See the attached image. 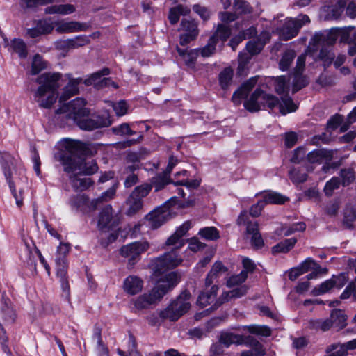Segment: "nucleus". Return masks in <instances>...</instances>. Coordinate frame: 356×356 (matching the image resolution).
<instances>
[{
    "mask_svg": "<svg viewBox=\"0 0 356 356\" xmlns=\"http://www.w3.org/2000/svg\"><path fill=\"white\" fill-rule=\"evenodd\" d=\"M143 281L138 276L129 275L123 282L124 291L129 295H135L143 289Z\"/></svg>",
    "mask_w": 356,
    "mask_h": 356,
    "instance_id": "nucleus-22",
    "label": "nucleus"
},
{
    "mask_svg": "<svg viewBox=\"0 0 356 356\" xmlns=\"http://www.w3.org/2000/svg\"><path fill=\"white\" fill-rule=\"evenodd\" d=\"M70 179L72 187L76 191H84L88 189L92 184V181L90 178H80L77 173H70Z\"/></svg>",
    "mask_w": 356,
    "mask_h": 356,
    "instance_id": "nucleus-32",
    "label": "nucleus"
},
{
    "mask_svg": "<svg viewBox=\"0 0 356 356\" xmlns=\"http://www.w3.org/2000/svg\"><path fill=\"white\" fill-rule=\"evenodd\" d=\"M232 99L235 105H239L244 101L245 83H242L238 90L234 92Z\"/></svg>",
    "mask_w": 356,
    "mask_h": 356,
    "instance_id": "nucleus-64",
    "label": "nucleus"
},
{
    "mask_svg": "<svg viewBox=\"0 0 356 356\" xmlns=\"http://www.w3.org/2000/svg\"><path fill=\"white\" fill-rule=\"evenodd\" d=\"M3 38L4 46L8 47L10 51L17 53L21 58H26L28 55L26 44L22 40L15 38L9 42L8 38L4 35H3Z\"/></svg>",
    "mask_w": 356,
    "mask_h": 356,
    "instance_id": "nucleus-23",
    "label": "nucleus"
},
{
    "mask_svg": "<svg viewBox=\"0 0 356 356\" xmlns=\"http://www.w3.org/2000/svg\"><path fill=\"white\" fill-rule=\"evenodd\" d=\"M60 78L58 72H46L38 76L35 82L40 86L34 92V99L40 107L49 108L56 102Z\"/></svg>",
    "mask_w": 356,
    "mask_h": 356,
    "instance_id": "nucleus-2",
    "label": "nucleus"
},
{
    "mask_svg": "<svg viewBox=\"0 0 356 356\" xmlns=\"http://www.w3.org/2000/svg\"><path fill=\"white\" fill-rule=\"evenodd\" d=\"M47 63L44 61L41 56L36 54L34 56L32 64L31 74L32 75H36L41 71L47 68Z\"/></svg>",
    "mask_w": 356,
    "mask_h": 356,
    "instance_id": "nucleus-47",
    "label": "nucleus"
},
{
    "mask_svg": "<svg viewBox=\"0 0 356 356\" xmlns=\"http://www.w3.org/2000/svg\"><path fill=\"white\" fill-rule=\"evenodd\" d=\"M190 12L191 10L188 7L181 4L177 5L170 9L168 19L170 24H175L178 22L180 15H187Z\"/></svg>",
    "mask_w": 356,
    "mask_h": 356,
    "instance_id": "nucleus-34",
    "label": "nucleus"
},
{
    "mask_svg": "<svg viewBox=\"0 0 356 356\" xmlns=\"http://www.w3.org/2000/svg\"><path fill=\"white\" fill-rule=\"evenodd\" d=\"M344 220L347 223H350L356 219V208L351 204H346L343 212Z\"/></svg>",
    "mask_w": 356,
    "mask_h": 356,
    "instance_id": "nucleus-63",
    "label": "nucleus"
},
{
    "mask_svg": "<svg viewBox=\"0 0 356 356\" xmlns=\"http://www.w3.org/2000/svg\"><path fill=\"white\" fill-rule=\"evenodd\" d=\"M193 206V202H165L146 216L152 229L161 227L170 216L172 207L183 208Z\"/></svg>",
    "mask_w": 356,
    "mask_h": 356,
    "instance_id": "nucleus-7",
    "label": "nucleus"
},
{
    "mask_svg": "<svg viewBox=\"0 0 356 356\" xmlns=\"http://www.w3.org/2000/svg\"><path fill=\"white\" fill-rule=\"evenodd\" d=\"M346 343H333L326 348L327 356H346L348 355Z\"/></svg>",
    "mask_w": 356,
    "mask_h": 356,
    "instance_id": "nucleus-43",
    "label": "nucleus"
},
{
    "mask_svg": "<svg viewBox=\"0 0 356 356\" xmlns=\"http://www.w3.org/2000/svg\"><path fill=\"white\" fill-rule=\"evenodd\" d=\"M190 298L191 294L188 291H183L166 309L159 312L160 318L162 320L168 319L172 321L178 320L190 309Z\"/></svg>",
    "mask_w": 356,
    "mask_h": 356,
    "instance_id": "nucleus-8",
    "label": "nucleus"
},
{
    "mask_svg": "<svg viewBox=\"0 0 356 356\" xmlns=\"http://www.w3.org/2000/svg\"><path fill=\"white\" fill-rule=\"evenodd\" d=\"M265 350L261 343L252 337H246V356H262Z\"/></svg>",
    "mask_w": 356,
    "mask_h": 356,
    "instance_id": "nucleus-26",
    "label": "nucleus"
},
{
    "mask_svg": "<svg viewBox=\"0 0 356 356\" xmlns=\"http://www.w3.org/2000/svg\"><path fill=\"white\" fill-rule=\"evenodd\" d=\"M70 249L71 245L69 243L61 242L58 246L55 254L56 277L59 279L60 283L63 296L68 301L70 297V286L67 275L68 265L67 256Z\"/></svg>",
    "mask_w": 356,
    "mask_h": 356,
    "instance_id": "nucleus-5",
    "label": "nucleus"
},
{
    "mask_svg": "<svg viewBox=\"0 0 356 356\" xmlns=\"http://www.w3.org/2000/svg\"><path fill=\"white\" fill-rule=\"evenodd\" d=\"M90 43V39L86 35H78L74 38L65 40L59 42L60 48L76 49Z\"/></svg>",
    "mask_w": 356,
    "mask_h": 356,
    "instance_id": "nucleus-28",
    "label": "nucleus"
},
{
    "mask_svg": "<svg viewBox=\"0 0 356 356\" xmlns=\"http://www.w3.org/2000/svg\"><path fill=\"white\" fill-rule=\"evenodd\" d=\"M245 281V274L243 270L239 275H234L229 277L227 282V286L229 288H234L229 291H225L218 300V303L221 305L232 298H236L243 295L244 289L241 284Z\"/></svg>",
    "mask_w": 356,
    "mask_h": 356,
    "instance_id": "nucleus-12",
    "label": "nucleus"
},
{
    "mask_svg": "<svg viewBox=\"0 0 356 356\" xmlns=\"http://www.w3.org/2000/svg\"><path fill=\"white\" fill-rule=\"evenodd\" d=\"M308 82L305 76L302 74H294L293 81V92H296L307 85Z\"/></svg>",
    "mask_w": 356,
    "mask_h": 356,
    "instance_id": "nucleus-62",
    "label": "nucleus"
},
{
    "mask_svg": "<svg viewBox=\"0 0 356 356\" xmlns=\"http://www.w3.org/2000/svg\"><path fill=\"white\" fill-rule=\"evenodd\" d=\"M341 40L348 44H356V30L353 27H350L345 30L342 33Z\"/></svg>",
    "mask_w": 356,
    "mask_h": 356,
    "instance_id": "nucleus-61",
    "label": "nucleus"
},
{
    "mask_svg": "<svg viewBox=\"0 0 356 356\" xmlns=\"http://www.w3.org/2000/svg\"><path fill=\"white\" fill-rule=\"evenodd\" d=\"M246 234L250 236V244L255 249H260L264 245V242L259 232L258 225L255 222H246Z\"/></svg>",
    "mask_w": 356,
    "mask_h": 356,
    "instance_id": "nucleus-21",
    "label": "nucleus"
},
{
    "mask_svg": "<svg viewBox=\"0 0 356 356\" xmlns=\"http://www.w3.org/2000/svg\"><path fill=\"white\" fill-rule=\"evenodd\" d=\"M169 175L163 173L159 175L152 179V184L154 186L156 191L161 190L167 185L169 181Z\"/></svg>",
    "mask_w": 356,
    "mask_h": 356,
    "instance_id": "nucleus-54",
    "label": "nucleus"
},
{
    "mask_svg": "<svg viewBox=\"0 0 356 356\" xmlns=\"http://www.w3.org/2000/svg\"><path fill=\"white\" fill-rule=\"evenodd\" d=\"M331 320L333 327L341 330L346 325L347 316L342 310L334 309L331 313Z\"/></svg>",
    "mask_w": 356,
    "mask_h": 356,
    "instance_id": "nucleus-40",
    "label": "nucleus"
},
{
    "mask_svg": "<svg viewBox=\"0 0 356 356\" xmlns=\"http://www.w3.org/2000/svg\"><path fill=\"white\" fill-rule=\"evenodd\" d=\"M120 223V218L118 215H113V209L110 204L106 205L102 209L97 222V227L102 232H107L118 227Z\"/></svg>",
    "mask_w": 356,
    "mask_h": 356,
    "instance_id": "nucleus-15",
    "label": "nucleus"
},
{
    "mask_svg": "<svg viewBox=\"0 0 356 356\" xmlns=\"http://www.w3.org/2000/svg\"><path fill=\"white\" fill-rule=\"evenodd\" d=\"M346 2L344 0H339L335 5L325 6L323 9L324 19L325 20H332L338 19L342 14Z\"/></svg>",
    "mask_w": 356,
    "mask_h": 356,
    "instance_id": "nucleus-24",
    "label": "nucleus"
},
{
    "mask_svg": "<svg viewBox=\"0 0 356 356\" xmlns=\"http://www.w3.org/2000/svg\"><path fill=\"white\" fill-rule=\"evenodd\" d=\"M165 245L167 246H175L173 250H176L177 251L184 246V241L181 238L176 232L172 234L165 241Z\"/></svg>",
    "mask_w": 356,
    "mask_h": 356,
    "instance_id": "nucleus-58",
    "label": "nucleus"
},
{
    "mask_svg": "<svg viewBox=\"0 0 356 356\" xmlns=\"http://www.w3.org/2000/svg\"><path fill=\"white\" fill-rule=\"evenodd\" d=\"M120 229L117 227L115 229H109L107 232H102L100 243L103 247H107L115 242L119 236Z\"/></svg>",
    "mask_w": 356,
    "mask_h": 356,
    "instance_id": "nucleus-42",
    "label": "nucleus"
},
{
    "mask_svg": "<svg viewBox=\"0 0 356 356\" xmlns=\"http://www.w3.org/2000/svg\"><path fill=\"white\" fill-rule=\"evenodd\" d=\"M177 51L181 57L185 65L189 68H194L196 64V60L198 57L197 49H182L177 46Z\"/></svg>",
    "mask_w": 356,
    "mask_h": 356,
    "instance_id": "nucleus-30",
    "label": "nucleus"
},
{
    "mask_svg": "<svg viewBox=\"0 0 356 356\" xmlns=\"http://www.w3.org/2000/svg\"><path fill=\"white\" fill-rule=\"evenodd\" d=\"M78 127L85 131H92L96 129L108 127L111 124L107 113L93 116L91 118L81 117L74 121Z\"/></svg>",
    "mask_w": 356,
    "mask_h": 356,
    "instance_id": "nucleus-14",
    "label": "nucleus"
},
{
    "mask_svg": "<svg viewBox=\"0 0 356 356\" xmlns=\"http://www.w3.org/2000/svg\"><path fill=\"white\" fill-rule=\"evenodd\" d=\"M109 74L110 70L108 67H104L99 71L91 74L84 80L81 77L73 78L71 76V74H67L69 81L67 84L63 89V92L60 97V102H65L72 96L79 94V85L82 83L89 86L93 85L97 80L100 79L103 76H106Z\"/></svg>",
    "mask_w": 356,
    "mask_h": 356,
    "instance_id": "nucleus-6",
    "label": "nucleus"
},
{
    "mask_svg": "<svg viewBox=\"0 0 356 356\" xmlns=\"http://www.w3.org/2000/svg\"><path fill=\"white\" fill-rule=\"evenodd\" d=\"M339 176L341 178V184L343 186L350 185L355 179V171L351 168L341 169L339 172Z\"/></svg>",
    "mask_w": 356,
    "mask_h": 356,
    "instance_id": "nucleus-49",
    "label": "nucleus"
},
{
    "mask_svg": "<svg viewBox=\"0 0 356 356\" xmlns=\"http://www.w3.org/2000/svg\"><path fill=\"white\" fill-rule=\"evenodd\" d=\"M296 57V53L293 50H286L282 55L279 63V67L282 71H286L289 69Z\"/></svg>",
    "mask_w": 356,
    "mask_h": 356,
    "instance_id": "nucleus-46",
    "label": "nucleus"
},
{
    "mask_svg": "<svg viewBox=\"0 0 356 356\" xmlns=\"http://www.w3.org/2000/svg\"><path fill=\"white\" fill-rule=\"evenodd\" d=\"M259 196L262 198V200H289L288 197L282 195L274 192L273 191H265L261 193Z\"/></svg>",
    "mask_w": 356,
    "mask_h": 356,
    "instance_id": "nucleus-56",
    "label": "nucleus"
},
{
    "mask_svg": "<svg viewBox=\"0 0 356 356\" xmlns=\"http://www.w3.org/2000/svg\"><path fill=\"white\" fill-rule=\"evenodd\" d=\"M179 31L183 32L179 35V44L181 46H186L199 35L198 24L194 19H183Z\"/></svg>",
    "mask_w": 356,
    "mask_h": 356,
    "instance_id": "nucleus-18",
    "label": "nucleus"
},
{
    "mask_svg": "<svg viewBox=\"0 0 356 356\" xmlns=\"http://www.w3.org/2000/svg\"><path fill=\"white\" fill-rule=\"evenodd\" d=\"M233 70L230 67H225L218 75L220 86L222 89H226L230 85L233 78Z\"/></svg>",
    "mask_w": 356,
    "mask_h": 356,
    "instance_id": "nucleus-45",
    "label": "nucleus"
},
{
    "mask_svg": "<svg viewBox=\"0 0 356 356\" xmlns=\"http://www.w3.org/2000/svg\"><path fill=\"white\" fill-rule=\"evenodd\" d=\"M0 309L2 316L6 321L8 323H13L15 321L16 314L9 299L2 298Z\"/></svg>",
    "mask_w": 356,
    "mask_h": 356,
    "instance_id": "nucleus-31",
    "label": "nucleus"
},
{
    "mask_svg": "<svg viewBox=\"0 0 356 356\" xmlns=\"http://www.w3.org/2000/svg\"><path fill=\"white\" fill-rule=\"evenodd\" d=\"M296 238L285 239L272 248L273 253H286L290 251L296 243Z\"/></svg>",
    "mask_w": 356,
    "mask_h": 356,
    "instance_id": "nucleus-41",
    "label": "nucleus"
},
{
    "mask_svg": "<svg viewBox=\"0 0 356 356\" xmlns=\"http://www.w3.org/2000/svg\"><path fill=\"white\" fill-rule=\"evenodd\" d=\"M180 280V275L177 272H170L161 277L156 285L148 294L138 296L134 302L137 309H147L160 300L168 291L176 286Z\"/></svg>",
    "mask_w": 356,
    "mask_h": 356,
    "instance_id": "nucleus-3",
    "label": "nucleus"
},
{
    "mask_svg": "<svg viewBox=\"0 0 356 356\" xmlns=\"http://www.w3.org/2000/svg\"><path fill=\"white\" fill-rule=\"evenodd\" d=\"M227 270V267L225 266L221 261H216L213 264L211 270L207 274V276L205 279V285L207 286L211 285V284L213 282V280L219 277L220 273H225Z\"/></svg>",
    "mask_w": 356,
    "mask_h": 356,
    "instance_id": "nucleus-33",
    "label": "nucleus"
},
{
    "mask_svg": "<svg viewBox=\"0 0 356 356\" xmlns=\"http://www.w3.org/2000/svg\"><path fill=\"white\" fill-rule=\"evenodd\" d=\"M219 341L225 347L228 348L232 344H243L244 338L242 334H238L231 332H222L219 337Z\"/></svg>",
    "mask_w": 356,
    "mask_h": 356,
    "instance_id": "nucleus-29",
    "label": "nucleus"
},
{
    "mask_svg": "<svg viewBox=\"0 0 356 356\" xmlns=\"http://www.w3.org/2000/svg\"><path fill=\"white\" fill-rule=\"evenodd\" d=\"M231 35V29L229 26L225 24H219L213 35L211 38H213L214 41L218 43L219 40L225 42Z\"/></svg>",
    "mask_w": 356,
    "mask_h": 356,
    "instance_id": "nucleus-38",
    "label": "nucleus"
},
{
    "mask_svg": "<svg viewBox=\"0 0 356 356\" xmlns=\"http://www.w3.org/2000/svg\"><path fill=\"white\" fill-rule=\"evenodd\" d=\"M56 32L59 33H74L84 31V25L77 22H55Z\"/></svg>",
    "mask_w": 356,
    "mask_h": 356,
    "instance_id": "nucleus-25",
    "label": "nucleus"
},
{
    "mask_svg": "<svg viewBox=\"0 0 356 356\" xmlns=\"http://www.w3.org/2000/svg\"><path fill=\"white\" fill-rule=\"evenodd\" d=\"M198 235L207 241H216L220 238V232L215 227H206L200 229Z\"/></svg>",
    "mask_w": 356,
    "mask_h": 356,
    "instance_id": "nucleus-44",
    "label": "nucleus"
},
{
    "mask_svg": "<svg viewBox=\"0 0 356 356\" xmlns=\"http://www.w3.org/2000/svg\"><path fill=\"white\" fill-rule=\"evenodd\" d=\"M275 90L279 95H281V103L280 104V111L282 115L294 112L298 108L297 105L293 102L291 97L288 95L289 86L285 76L273 77Z\"/></svg>",
    "mask_w": 356,
    "mask_h": 356,
    "instance_id": "nucleus-10",
    "label": "nucleus"
},
{
    "mask_svg": "<svg viewBox=\"0 0 356 356\" xmlns=\"http://www.w3.org/2000/svg\"><path fill=\"white\" fill-rule=\"evenodd\" d=\"M182 261V258L178 254L177 251L172 250L155 259V270L160 273L164 272L178 266Z\"/></svg>",
    "mask_w": 356,
    "mask_h": 356,
    "instance_id": "nucleus-17",
    "label": "nucleus"
},
{
    "mask_svg": "<svg viewBox=\"0 0 356 356\" xmlns=\"http://www.w3.org/2000/svg\"><path fill=\"white\" fill-rule=\"evenodd\" d=\"M149 245L147 242H134L123 245L119 250L120 254L129 260V264L134 265L141 253L147 251Z\"/></svg>",
    "mask_w": 356,
    "mask_h": 356,
    "instance_id": "nucleus-19",
    "label": "nucleus"
},
{
    "mask_svg": "<svg viewBox=\"0 0 356 356\" xmlns=\"http://www.w3.org/2000/svg\"><path fill=\"white\" fill-rule=\"evenodd\" d=\"M218 287L216 285H213L210 291L201 293L197 298V303L201 307H204L207 305L211 304L214 300Z\"/></svg>",
    "mask_w": 356,
    "mask_h": 356,
    "instance_id": "nucleus-36",
    "label": "nucleus"
},
{
    "mask_svg": "<svg viewBox=\"0 0 356 356\" xmlns=\"http://www.w3.org/2000/svg\"><path fill=\"white\" fill-rule=\"evenodd\" d=\"M76 8L72 4H59L48 6L45 8L44 11L47 14H60L68 15L74 13Z\"/></svg>",
    "mask_w": 356,
    "mask_h": 356,
    "instance_id": "nucleus-35",
    "label": "nucleus"
},
{
    "mask_svg": "<svg viewBox=\"0 0 356 356\" xmlns=\"http://www.w3.org/2000/svg\"><path fill=\"white\" fill-rule=\"evenodd\" d=\"M111 131L114 134L118 136L133 135L135 134V131L130 129L128 123H122L118 126L113 127L111 128Z\"/></svg>",
    "mask_w": 356,
    "mask_h": 356,
    "instance_id": "nucleus-59",
    "label": "nucleus"
},
{
    "mask_svg": "<svg viewBox=\"0 0 356 356\" xmlns=\"http://www.w3.org/2000/svg\"><path fill=\"white\" fill-rule=\"evenodd\" d=\"M337 39V35L333 33H316L309 41V47L313 51H316L321 46L333 45Z\"/></svg>",
    "mask_w": 356,
    "mask_h": 356,
    "instance_id": "nucleus-20",
    "label": "nucleus"
},
{
    "mask_svg": "<svg viewBox=\"0 0 356 356\" xmlns=\"http://www.w3.org/2000/svg\"><path fill=\"white\" fill-rule=\"evenodd\" d=\"M142 202H125L123 210L127 216H133L138 213L142 209Z\"/></svg>",
    "mask_w": 356,
    "mask_h": 356,
    "instance_id": "nucleus-50",
    "label": "nucleus"
},
{
    "mask_svg": "<svg viewBox=\"0 0 356 356\" xmlns=\"http://www.w3.org/2000/svg\"><path fill=\"white\" fill-rule=\"evenodd\" d=\"M246 330L252 334L261 337H267L271 334V330L267 325H250L246 326Z\"/></svg>",
    "mask_w": 356,
    "mask_h": 356,
    "instance_id": "nucleus-48",
    "label": "nucleus"
},
{
    "mask_svg": "<svg viewBox=\"0 0 356 356\" xmlns=\"http://www.w3.org/2000/svg\"><path fill=\"white\" fill-rule=\"evenodd\" d=\"M86 102L83 98H76L69 104L64 105L60 110H57L56 113L68 112V116L74 121L81 117H88L90 111L86 108Z\"/></svg>",
    "mask_w": 356,
    "mask_h": 356,
    "instance_id": "nucleus-16",
    "label": "nucleus"
},
{
    "mask_svg": "<svg viewBox=\"0 0 356 356\" xmlns=\"http://www.w3.org/2000/svg\"><path fill=\"white\" fill-rule=\"evenodd\" d=\"M152 185L150 184H143L136 186L130 195L131 200H142L151 191Z\"/></svg>",
    "mask_w": 356,
    "mask_h": 356,
    "instance_id": "nucleus-39",
    "label": "nucleus"
},
{
    "mask_svg": "<svg viewBox=\"0 0 356 356\" xmlns=\"http://www.w3.org/2000/svg\"><path fill=\"white\" fill-rule=\"evenodd\" d=\"M37 26L42 35L48 34L53 31L55 23L52 22L50 19H46L38 21Z\"/></svg>",
    "mask_w": 356,
    "mask_h": 356,
    "instance_id": "nucleus-60",
    "label": "nucleus"
},
{
    "mask_svg": "<svg viewBox=\"0 0 356 356\" xmlns=\"http://www.w3.org/2000/svg\"><path fill=\"white\" fill-rule=\"evenodd\" d=\"M217 43L213 38H209L208 43L202 48H197L198 56L200 54L202 57H209L212 56L216 49Z\"/></svg>",
    "mask_w": 356,
    "mask_h": 356,
    "instance_id": "nucleus-51",
    "label": "nucleus"
},
{
    "mask_svg": "<svg viewBox=\"0 0 356 356\" xmlns=\"http://www.w3.org/2000/svg\"><path fill=\"white\" fill-rule=\"evenodd\" d=\"M90 153L87 144L79 140H70L65 151L58 152L55 155L56 161L63 166L66 173L78 172L79 175H91L98 170L95 161H84L83 156Z\"/></svg>",
    "mask_w": 356,
    "mask_h": 356,
    "instance_id": "nucleus-1",
    "label": "nucleus"
},
{
    "mask_svg": "<svg viewBox=\"0 0 356 356\" xmlns=\"http://www.w3.org/2000/svg\"><path fill=\"white\" fill-rule=\"evenodd\" d=\"M289 177L294 184H300L307 180V175L300 169L293 168L289 172Z\"/></svg>",
    "mask_w": 356,
    "mask_h": 356,
    "instance_id": "nucleus-53",
    "label": "nucleus"
},
{
    "mask_svg": "<svg viewBox=\"0 0 356 356\" xmlns=\"http://www.w3.org/2000/svg\"><path fill=\"white\" fill-rule=\"evenodd\" d=\"M277 97L273 95L264 92L261 90H256L251 95L248 101H246V110L250 112H256L260 110L261 105L267 106L269 108H273L280 104Z\"/></svg>",
    "mask_w": 356,
    "mask_h": 356,
    "instance_id": "nucleus-11",
    "label": "nucleus"
},
{
    "mask_svg": "<svg viewBox=\"0 0 356 356\" xmlns=\"http://www.w3.org/2000/svg\"><path fill=\"white\" fill-rule=\"evenodd\" d=\"M2 167L13 197L15 200H22L24 198L22 187L27 183L25 169L22 165L14 163L11 158L5 161Z\"/></svg>",
    "mask_w": 356,
    "mask_h": 356,
    "instance_id": "nucleus-4",
    "label": "nucleus"
},
{
    "mask_svg": "<svg viewBox=\"0 0 356 356\" xmlns=\"http://www.w3.org/2000/svg\"><path fill=\"white\" fill-rule=\"evenodd\" d=\"M341 185V181L338 177H332L327 181L324 187V192L327 197L332 195L334 190L338 189Z\"/></svg>",
    "mask_w": 356,
    "mask_h": 356,
    "instance_id": "nucleus-57",
    "label": "nucleus"
},
{
    "mask_svg": "<svg viewBox=\"0 0 356 356\" xmlns=\"http://www.w3.org/2000/svg\"><path fill=\"white\" fill-rule=\"evenodd\" d=\"M309 23H310V19L307 15L301 14L296 18L288 17L282 26L276 29L275 32L280 39L289 40L295 38L300 29Z\"/></svg>",
    "mask_w": 356,
    "mask_h": 356,
    "instance_id": "nucleus-9",
    "label": "nucleus"
},
{
    "mask_svg": "<svg viewBox=\"0 0 356 356\" xmlns=\"http://www.w3.org/2000/svg\"><path fill=\"white\" fill-rule=\"evenodd\" d=\"M332 159V152L324 149H315L307 154V159L312 163H321L330 161Z\"/></svg>",
    "mask_w": 356,
    "mask_h": 356,
    "instance_id": "nucleus-27",
    "label": "nucleus"
},
{
    "mask_svg": "<svg viewBox=\"0 0 356 356\" xmlns=\"http://www.w3.org/2000/svg\"><path fill=\"white\" fill-rule=\"evenodd\" d=\"M334 287V283H333L332 279H329L321 283L318 286L315 287L312 294L317 296L328 292L331 289Z\"/></svg>",
    "mask_w": 356,
    "mask_h": 356,
    "instance_id": "nucleus-52",
    "label": "nucleus"
},
{
    "mask_svg": "<svg viewBox=\"0 0 356 356\" xmlns=\"http://www.w3.org/2000/svg\"><path fill=\"white\" fill-rule=\"evenodd\" d=\"M102 202H72V209L80 211L83 213H90L95 211Z\"/></svg>",
    "mask_w": 356,
    "mask_h": 356,
    "instance_id": "nucleus-37",
    "label": "nucleus"
},
{
    "mask_svg": "<svg viewBox=\"0 0 356 356\" xmlns=\"http://www.w3.org/2000/svg\"><path fill=\"white\" fill-rule=\"evenodd\" d=\"M255 34L256 30L253 27L246 30V36H250L249 40L246 43V50L251 55L259 54L262 50L264 45L269 42L271 37L270 33L268 31H263L259 35L254 36Z\"/></svg>",
    "mask_w": 356,
    "mask_h": 356,
    "instance_id": "nucleus-13",
    "label": "nucleus"
},
{
    "mask_svg": "<svg viewBox=\"0 0 356 356\" xmlns=\"http://www.w3.org/2000/svg\"><path fill=\"white\" fill-rule=\"evenodd\" d=\"M299 267L303 274L309 270H321V266L311 258H307Z\"/></svg>",
    "mask_w": 356,
    "mask_h": 356,
    "instance_id": "nucleus-55",
    "label": "nucleus"
}]
</instances>
